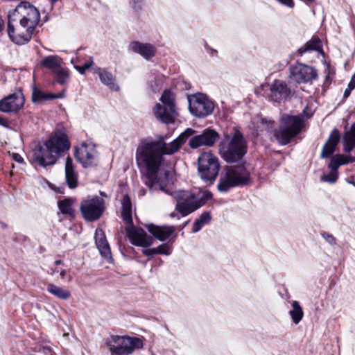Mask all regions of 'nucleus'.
I'll return each instance as SVG.
<instances>
[{
	"label": "nucleus",
	"instance_id": "40",
	"mask_svg": "<svg viewBox=\"0 0 355 355\" xmlns=\"http://www.w3.org/2000/svg\"><path fill=\"white\" fill-rule=\"evenodd\" d=\"M0 125L3 126L5 128L9 127V123L7 120L0 116Z\"/></svg>",
	"mask_w": 355,
	"mask_h": 355
},
{
	"label": "nucleus",
	"instance_id": "24",
	"mask_svg": "<svg viewBox=\"0 0 355 355\" xmlns=\"http://www.w3.org/2000/svg\"><path fill=\"white\" fill-rule=\"evenodd\" d=\"M74 168L75 166L72 159L67 157L65 161V178L70 189H74L78 185V174Z\"/></svg>",
	"mask_w": 355,
	"mask_h": 355
},
{
	"label": "nucleus",
	"instance_id": "19",
	"mask_svg": "<svg viewBox=\"0 0 355 355\" xmlns=\"http://www.w3.org/2000/svg\"><path fill=\"white\" fill-rule=\"evenodd\" d=\"M270 98L277 102L285 100L291 94L287 84L282 80H275L270 86Z\"/></svg>",
	"mask_w": 355,
	"mask_h": 355
},
{
	"label": "nucleus",
	"instance_id": "33",
	"mask_svg": "<svg viewBox=\"0 0 355 355\" xmlns=\"http://www.w3.org/2000/svg\"><path fill=\"white\" fill-rule=\"evenodd\" d=\"M322 49V42L318 37H313L306 43L304 47L299 49V53L303 54L307 51H320Z\"/></svg>",
	"mask_w": 355,
	"mask_h": 355
},
{
	"label": "nucleus",
	"instance_id": "3",
	"mask_svg": "<svg viewBox=\"0 0 355 355\" xmlns=\"http://www.w3.org/2000/svg\"><path fill=\"white\" fill-rule=\"evenodd\" d=\"M253 123L257 124V131L266 130L272 133L277 142L283 146L288 144L296 137L304 126L302 116L289 114L281 116L278 130L275 129V121L270 119L256 116L253 119Z\"/></svg>",
	"mask_w": 355,
	"mask_h": 355
},
{
	"label": "nucleus",
	"instance_id": "21",
	"mask_svg": "<svg viewBox=\"0 0 355 355\" xmlns=\"http://www.w3.org/2000/svg\"><path fill=\"white\" fill-rule=\"evenodd\" d=\"M147 228L155 238L161 241L169 239L175 231V227L173 226H158L153 224L148 225Z\"/></svg>",
	"mask_w": 355,
	"mask_h": 355
},
{
	"label": "nucleus",
	"instance_id": "15",
	"mask_svg": "<svg viewBox=\"0 0 355 355\" xmlns=\"http://www.w3.org/2000/svg\"><path fill=\"white\" fill-rule=\"evenodd\" d=\"M62 59L58 55H48L42 60V65L51 71L56 81L61 85L64 84L68 78L69 73L65 68L62 67Z\"/></svg>",
	"mask_w": 355,
	"mask_h": 355
},
{
	"label": "nucleus",
	"instance_id": "20",
	"mask_svg": "<svg viewBox=\"0 0 355 355\" xmlns=\"http://www.w3.org/2000/svg\"><path fill=\"white\" fill-rule=\"evenodd\" d=\"M95 243L101 256L109 261L111 260L112 254L110 248L106 240L105 234L101 229L96 230Z\"/></svg>",
	"mask_w": 355,
	"mask_h": 355
},
{
	"label": "nucleus",
	"instance_id": "2",
	"mask_svg": "<svg viewBox=\"0 0 355 355\" xmlns=\"http://www.w3.org/2000/svg\"><path fill=\"white\" fill-rule=\"evenodd\" d=\"M40 12L35 6L28 2L20 3L8 15L10 38L17 44L28 42L40 21Z\"/></svg>",
	"mask_w": 355,
	"mask_h": 355
},
{
	"label": "nucleus",
	"instance_id": "38",
	"mask_svg": "<svg viewBox=\"0 0 355 355\" xmlns=\"http://www.w3.org/2000/svg\"><path fill=\"white\" fill-rule=\"evenodd\" d=\"M322 236L331 245H335L336 244V239L333 235L327 232H324L322 234Z\"/></svg>",
	"mask_w": 355,
	"mask_h": 355
},
{
	"label": "nucleus",
	"instance_id": "29",
	"mask_svg": "<svg viewBox=\"0 0 355 355\" xmlns=\"http://www.w3.org/2000/svg\"><path fill=\"white\" fill-rule=\"evenodd\" d=\"M46 290L49 293L60 300H67L71 296L69 291L53 284H48Z\"/></svg>",
	"mask_w": 355,
	"mask_h": 355
},
{
	"label": "nucleus",
	"instance_id": "6",
	"mask_svg": "<svg viewBox=\"0 0 355 355\" xmlns=\"http://www.w3.org/2000/svg\"><path fill=\"white\" fill-rule=\"evenodd\" d=\"M247 151L246 142L241 132L236 130L232 135H225L219 146V153L227 162L240 160Z\"/></svg>",
	"mask_w": 355,
	"mask_h": 355
},
{
	"label": "nucleus",
	"instance_id": "48",
	"mask_svg": "<svg viewBox=\"0 0 355 355\" xmlns=\"http://www.w3.org/2000/svg\"><path fill=\"white\" fill-rule=\"evenodd\" d=\"M172 218L175 217V213H172L170 215Z\"/></svg>",
	"mask_w": 355,
	"mask_h": 355
},
{
	"label": "nucleus",
	"instance_id": "9",
	"mask_svg": "<svg viewBox=\"0 0 355 355\" xmlns=\"http://www.w3.org/2000/svg\"><path fill=\"white\" fill-rule=\"evenodd\" d=\"M111 355H130L143 347L142 340L136 337L112 336L108 340Z\"/></svg>",
	"mask_w": 355,
	"mask_h": 355
},
{
	"label": "nucleus",
	"instance_id": "8",
	"mask_svg": "<svg viewBox=\"0 0 355 355\" xmlns=\"http://www.w3.org/2000/svg\"><path fill=\"white\" fill-rule=\"evenodd\" d=\"M249 180L250 173L243 166H228L221 175L217 188L220 192H226L232 187L247 184Z\"/></svg>",
	"mask_w": 355,
	"mask_h": 355
},
{
	"label": "nucleus",
	"instance_id": "16",
	"mask_svg": "<svg viewBox=\"0 0 355 355\" xmlns=\"http://www.w3.org/2000/svg\"><path fill=\"white\" fill-rule=\"evenodd\" d=\"M24 102V96L21 92L9 94L0 100V112L16 114L23 107Z\"/></svg>",
	"mask_w": 355,
	"mask_h": 355
},
{
	"label": "nucleus",
	"instance_id": "28",
	"mask_svg": "<svg viewBox=\"0 0 355 355\" xmlns=\"http://www.w3.org/2000/svg\"><path fill=\"white\" fill-rule=\"evenodd\" d=\"M121 215L124 221L128 224L131 225L132 223V204L130 201V198L128 196H124L122 200V211Z\"/></svg>",
	"mask_w": 355,
	"mask_h": 355
},
{
	"label": "nucleus",
	"instance_id": "34",
	"mask_svg": "<svg viewBox=\"0 0 355 355\" xmlns=\"http://www.w3.org/2000/svg\"><path fill=\"white\" fill-rule=\"evenodd\" d=\"M211 220V216L209 212H203L198 218H197L192 228V232L196 233L199 232L205 225Z\"/></svg>",
	"mask_w": 355,
	"mask_h": 355
},
{
	"label": "nucleus",
	"instance_id": "10",
	"mask_svg": "<svg viewBox=\"0 0 355 355\" xmlns=\"http://www.w3.org/2000/svg\"><path fill=\"white\" fill-rule=\"evenodd\" d=\"M198 171L200 178L213 183L220 171L218 158L211 152H205L198 158Z\"/></svg>",
	"mask_w": 355,
	"mask_h": 355
},
{
	"label": "nucleus",
	"instance_id": "12",
	"mask_svg": "<svg viewBox=\"0 0 355 355\" xmlns=\"http://www.w3.org/2000/svg\"><path fill=\"white\" fill-rule=\"evenodd\" d=\"M80 209L86 220L94 221L98 220L104 212L105 202L99 196L88 198L81 202Z\"/></svg>",
	"mask_w": 355,
	"mask_h": 355
},
{
	"label": "nucleus",
	"instance_id": "39",
	"mask_svg": "<svg viewBox=\"0 0 355 355\" xmlns=\"http://www.w3.org/2000/svg\"><path fill=\"white\" fill-rule=\"evenodd\" d=\"M12 158L15 161H16L17 162H19V163H21L23 162L22 157L17 153H13Z\"/></svg>",
	"mask_w": 355,
	"mask_h": 355
},
{
	"label": "nucleus",
	"instance_id": "32",
	"mask_svg": "<svg viewBox=\"0 0 355 355\" xmlns=\"http://www.w3.org/2000/svg\"><path fill=\"white\" fill-rule=\"evenodd\" d=\"M145 256H153L155 254H170V248L166 243H163L157 248H146L142 251Z\"/></svg>",
	"mask_w": 355,
	"mask_h": 355
},
{
	"label": "nucleus",
	"instance_id": "17",
	"mask_svg": "<svg viewBox=\"0 0 355 355\" xmlns=\"http://www.w3.org/2000/svg\"><path fill=\"white\" fill-rule=\"evenodd\" d=\"M125 231L131 243L135 245L147 248L153 243L152 236H148L142 228L137 227L132 223L125 227Z\"/></svg>",
	"mask_w": 355,
	"mask_h": 355
},
{
	"label": "nucleus",
	"instance_id": "25",
	"mask_svg": "<svg viewBox=\"0 0 355 355\" xmlns=\"http://www.w3.org/2000/svg\"><path fill=\"white\" fill-rule=\"evenodd\" d=\"M95 73L98 74L100 80L104 85L116 92L120 89L119 86L116 83V78L111 72L97 67Z\"/></svg>",
	"mask_w": 355,
	"mask_h": 355
},
{
	"label": "nucleus",
	"instance_id": "35",
	"mask_svg": "<svg viewBox=\"0 0 355 355\" xmlns=\"http://www.w3.org/2000/svg\"><path fill=\"white\" fill-rule=\"evenodd\" d=\"M73 200L71 198H65L62 200H59L58 202V205L60 211L63 214H67L69 216L73 215V209L72 208Z\"/></svg>",
	"mask_w": 355,
	"mask_h": 355
},
{
	"label": "nucleus",
	"instance_id": "5",
	"mask_svg": "<svg viewBox=\"0 0 355 355\" xmlns=\"http://www.w3.org/2000/svg\"><path fill=\"white\" fill-rule=\"evenodd\" d=\"M173 196L177 201L176 210L182 216H187L200 208L212 198L209 191L200 189L191 191H179L173 193Z\"/></svg>",
	"mask_w": 355,
	"mask_h": 355
},
{
	"label": "nucleus",
	"instance_id": "44",
	"mask_svg": "<svg viewBox=\"0 0 355 355\" xmlns=\"http://www.w3.org/2000/svg\"><path fill=\"white\" fill-rule=\"evenodd\" d=\"M3 20L2 19V18L0 17V31H1L3 30Z\"/></svg>",
	"mask_w": 355,
	"mask_h": 355
},
{
	"label": "nucleus",
	"instance_id": "46",
	"mask_svg": "<svg viewBox=\"0 0 355 355\" xmlns=\"http://www.w3.org/2000/svg\"><path fill=\"white\" fill-rule=\"evenodd\" d=\"M55 263L56 265H60L61 263V260H57V261H55Z\"/></svg>",
	"mask_w": 355,
	"mask_h": 355
},
{
	"label": "nucleus",
	"instance_id": "13",
	"mask_svg": "<svg viewBox=\"0 0 355 355\" xmlns=\"http://www.w3.org/2000/svg\"><path fill=\"white\" fill-rule=\"evenodd\" d=\"M74 155L84 168L92 167L98 164V154L96 146L92 143L83 142L80 146H77Z\"/></svg>",
	"mask_w": 355,
	"mask_h": 355
},
{
	"label": "nucleus",
	"instance_id": "22",
	"mask_svg": "<svg viewBox=\"0 0 355 355\" xmlns=\"http://www.w3.org/2000/svg\"><path fill=\"white\" fill-rule=\"evenodd\" d=\"M340 133L339 131L334 128L330 133V135L324 144L322 153H321V158H325L330 155H331L336 150V147L338 145L340 141Z\"/></svg>",
	"mask_w": 355,
	"mask_h": 355
},
{
	"label": "nucleus",
	"instance_id": "43",
	"mask_svg": "<svg viewBox=\"0 0 355 355\" xmlns=\"http://www.w3.org/2000/svg\"><path fill=\"white\" fill-rule=\"evenodd\" d=\"M307 109H308V108H307V107H306V108L303 110V114L306 115L307 117H310V116L313 114V113H312V112H311V113H309V114H306V110H307Z\"/></svg>",
	"mask_w": 355,
	"mask_h": 355
},
{
	"label": "nucleus",
	"instance_id": "27",
	"mask_svg": "<svg viewBox=\"0 0 355 355\" xmlns=\"http://www.w3.org/2000/svg\"><path fill=\"white\" fill-rule=\"evenodd\" d=\"M64 93H58L57 94L45 93L35 87L33 89L32 100L34 103L42 102L55 98H62Z\"/></svg>",
	"mask_w": 355,
	"mask_h": 355
},
{
	"label": "nucleus",
	"instance_id": "47",
	"mask_svg": "<svg viewBox=\"0 0 355 355\" xmlns=\"http://www.w3.org/2000/svg\"><path fill=\"white\" fill-rule=\"evenodd\" d=\"M51 3H54L55 2L58 1V0H49Z\"/></svg>",
	"mask_w": 355,
	"mask_h": 355
},
{
	"label": "nucleus",
	"instance_id": "23",
	"mask_svg": "<svg viewBox=\"0 0 355 355\" xmlns=\"http://www.w3.org/2000/svg\"><path fill=\"white\" fill-rule=\"evenodd\" d=\"M129 49L135 53L140 54L144 58L148 59L155 55V48L150 44L132 42L129 45Z\"/></svg>",
	"mask_w": 355,
	"mask_h": 355
},
{
	"label": "nucleus",
	"instance_id": "45",
	"mask_svg": "<svg viewBox=\"0 0 355 355\" xmlns=\"http://www.w3.org/2000/svg\"><path fill=\"white\" fill-rule=\"evenodd\" d=\"M65 275H66V270H62L60 271V275L62 279H64Z\"/></svg>",
	"mask_w": 355,
	"mask_h": 355
},
{
	"label": "nucleus",
	"instance_id": "36",
	"mask_svg": "<svg viewBox=\"0 0 355 355\" xmlns=\"http://www.w3.org/2000/svg\"><path fill=\"white\" fill-rule=\"evenodd\" d=\"M329 168H330L329 173L328 174H324L321 177L320 180L334 184L336 182L338 177V168H336V166H331V164H329Z\"/></svg>",
	"mask_w": 355,
	"mask_h": 355
},
{
	"label": "nucleus",
	"instance_id": "1",
	"mask_svg": "<svg viewBox=\"0 0 355 355\" xmlns=\"http://www.w3.org/2000/svg\"><path fill=\"white\" fill-rule=\"evenodd\" d=\"M194 133L187 128L176 139L169 144L150 139L142 140L136 150V162L143 175L144 184L150 191L158 189L171 193L172 180L169 172L159 173L164 155H171L178 151L186 139Z\"/></svg>",
	"mask_w": 355,
	"mask_h": 355
},
{
	"label": "nucleus",
	"instance_id": "37",
	"mask_svg": "<svg viewBox=\"0 0 355 355\" xmlns=\"http://www.w3.org/2000/svg\"><path fill=\"white\" fill-rule=\"evenodd\" d=\"M93 64L92 61L85 63L83 66H74V68L80 73L84 74L87 69L92 67Z\"/></svg>",
	"mask_w": 355,
	"mask_h": 355
},
{
	"label": "nucleus",
	"instance_id": "7",
	"mask_svg": "<svg viewBox=\"0 0 355 355\" xmlns=\"http://www.w3.org/2000/svg\"><path fill=\"white\" fill-rule=\"evenodd\" d=\"M155 117L164 123H173L178 115L175 94L168 89L162 93L153 110Z\"/></svg>",
	"mask_w": 355,
	"mask_h": 355
},
{
	"label": "nucleus",
	"instance_id": "31",
	"mask_svg": "<svg viewBox=\"0 0 355 355\" xmlns=\"http://www.w3.org/2000/svg\"><path fill=\"white\" fill-rule=\"evenodd\" d=\"M291 305L292 309L289 311V315L293 322L297 324L302 320L304 312L297 301H293Z\"/></svg>",
	"mask_w": 355,
	"mask_h": 355
},
{
	"label": "nucleus",
	"instance_id": "26",
	"mask_svg": "<svg viewBox=\"0 0 355 355\" xmlns=\"http://www.w3.org/2000/svg\"><path fill=\"white\" fill-rule=\"evenodd\" d=\"M343 151L350 153L355 148V123L343 135Z\"/></svg>",
	"mask_w": 355,
	"mask_h": 355
},
{
	"label": "nucleus",
	"instance_id": "14",
	"mask_svg": "<svg viewBox=\"0 0 355 355\" xmlns=\"http://www.w3.org/2000/svg\"><path fill=\"white\" fill-rule=\"evenodd\" d=\"M317 71L312 67L297 63L289 68V79L297 83H306L315 79Z\"/></svg>",
	"mask_w": 355,
	"mask_h": 355
},
{
	"label": "nucleus",
	"instance_id": "42",
	"mask_svg": "<svg viewBox=\"0 0 355 355\" xmlns=\"http://www.w3.org/2000/svg\"><path fill=\"white\" fill-rule=\"evenodd\" d=\"M354 89L349 87V86L347 87V88L345 89V92H344V98H347L351 94V92Z\"/></svg>",
	"mask_w": 355,
	"mask_h": 355
},
{
	"label": "nucleus",
	"instance_id": "41",
	"mask_svg": "<svg viewBox=\"0 0 355 355\" xmlns=\"http://www.w3.org/2000/svg\"><path fill=\"white\" fill-rule=\"evenodd\" d=\"M348 86H349V87H351L352 89L355 88V73L352 76V77L348 84Z\"/></svg>",
	"mask_w": 355,
	"mask_h": 355
},
{
	"label": "nucleus",
	"instance_id": "11",
	"mask_svg": "<svg viewBox=\"0 0 355 355\" xmlns=\"http://www.w3.org/2000/svg\"><path fill=\"white\" fill-rule=\"evenodd\" d=\"M189 109L195 116L203 118L210 115L214 110V103L205 95L201 93L188 96Z\"/></svg>",
	"mask_w": 355,
	"mask_h": 355
},
{
	"label": "nucleus",
	"instance_id": "49",
	"mask_svg": "<svg viewBox=\"0 0 355 355\" xmlns=\"http://www.w3.org/2000/svg\"><path fill=\"white\" fill-rule=\"evenodd\" d=\"M58 272V270H54L53 271V273H55V272Z\"/></svg>",
	"mask_w": 355,
	"mask_h": 355
},
{
	"label": "nucleus",
	"instance_id": "4",
	"mask_svg": "<svg viewBox=\"0 0 355 355\" xmlns=\"http://www.w3.org/2000/svg\"><path fill=\"white\" fill-rule=\"evenodd\" d=\"M70 146L67 135L56 132L42 146L33 150L34 160L42 166L54 164L60 154Z\"/></svg>",
	"mask_w": 355,
	"mask_h": 355
},
{
	"label": "nucleus",
	"instance_id": "18",
	"mask_svg": "<svg viewBox=\"0 0 355 355\" xmlns=\"http://www.w3.org/2000/svg\"><path fill=\"white\" fill-rule=\"evenodd\" d=\"M219 135L216 131L211 129H205L201 134L193 137L189 140V146L197 148L200 146H212L218 139Z\"/></svg>",
	"mask_w": 355,
	"mask_h": 355
},
{
	"label": "nucleus",
	"instance_id": "30",
	"mask_svg": "<svg viewBox=\"0 0 355 355\" xmlns=\"http://www.w3.org/2000/svg\"><path fill=\"white\" fill-rule=\"evenodd\" d=\"M354 162L355 157L338 154L331 157L329 164H331V166H336V168L338 169L339 166L341 165Z\"/></svg>",
	"mask_w": 355,
	"mask_h": 355
}]
</instances>
